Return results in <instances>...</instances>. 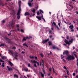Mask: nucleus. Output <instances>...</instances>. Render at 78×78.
<instances>
[{
  "label": "nucleus",
  "mask_w": 78,
  "mask_h": 78,
  "mask_svg": "<svg viewBox=\"0 0 78 78\" xmlns=\"http://www.w3.org/2000/svg\"><path fill=\"white\" fill-rule=\"evenodd\" d=\"M49 33H51V30H50Z\"/></svg>",
  "instance_id": "bf43d9fd"
},
{
  "label": "nucleus",
  "mask_w": 78,
  "mask_h": 78,
  "mask_svg": "<svg viewBox=\"0 0 78 78\" xmlns=\"http://www.w3.org/2000/svg\"><path fill=\"white\" fill-rule=\"evenodd\" d=\"M75 73H73V76H75Z\"/></svg>",
  "instance_id": "4c0bfd02"
},
{
  "label": "nucleus",
  "mask_w": 78,
  "mask_h": 78,
  "mask_svg": "<svg viewBox=\"0 0 78 78\" xmlns=\"http://www.w3.org/2000/svg\"><path fill=\"white\" fill-rule=\"evenodd\" d=\"M30 13L28 12H26L25 13V16H27V15H29Z\"/></svg>",
  "instance_id": "2eb2a0df"
},
{
  "label": "nucleus",
  "mask_w": 78,
  "mask_h": 78,
  "mask_svg": "<svg viewBox=\"0 0 78 78\" xmlns=\"http://www.w3.org/2000/svg\"><path fill=\"white\" fill-rule=\"evenodd\" d=\"M63 61H64V62H66V60H65L64 59H63Z\"/></svg>",
  "instance_id": "4d7b16f0"
},
{
  "label": "nucleus",
  "mask_w": 78,
  "mask_h": 78,
  "mask_svg": "<svg viewBox=\"0 0 78 78\" xmlns=\"http://www.w3.org/2000/svg\"><path fill=\"white\" fill-rule=\"evenodd\" d=\"M23 46H26V47H28V46L27 45V43H25L23 44Z\"/></svg>",
  "instance_id": "f3484780"
},
{
  "label": "nucleus",
  "mask_w": 78,
  "mask_h": 78,
  "mask_svg": "<svg viewBox=\"0 0 78 78\" xmlns=\"http://www.w3.org/2000/svg\"><path fill=\"white\" fill-rule=\"evenodd\" d=\"M7 42H9V43H10V39H9L8 38H7Z\"/></svg>",
  "instance_id": "a211bd4d"
},
{
  "label": "nucleus",
  "mask_w": 78,
  "mask_h": 78,
  "mask_svg": "<svg viewBox=\"0 0 78 78\" xmlns=\"http://www.w3.org/2000/svg\"><path fill=\"white\" fill-rule=\"evenodd\" d=\"M76 77L77 78H78V75L76 76Z\"/></svg>",
  "instance_id": "69168bd1"
},
{
  "label": "nucleus",
  "mask_w": 78,
  "mask_h": 78,
  "mask_svg": "<svg viewBox=\"0 0 78 78\" xmlns=\"http://www.w3.org/2000/svg\"><path fill=\"white\" fill-rule=\"evenodd\" d=\"M7 67L8 70H9V71H11L12 70V68H9V66H7Z\"/></svg>",
  "instance_id": "f8f14e48"
},
{
  "label": "nucleus",
  "mask_w": 78,
  "mask_h": 78,
  "mask_svg": "<svg viewBox=\"0 0 78 78\" xmlns=\"http://www.w3.org/2000/svg\"><path fill=\"white\" fill-rule=\"evenodd\" d=\"M9 64L11 66H13V64H12V63H11L10 61L9 62Z\"/></svg>",
  "instance_id": "412c9836"
},
{
  "label": "nucleus",
  "mask_w": 78,
  "mask_h": 78,
  "mask_svg": "<svg viewBox=\"0 0 78 78\" xmlns=\"http://www.w3.org/2000/svg\"><path fill=\"white\" fill-rule=\"evenodd\" d=\"M14 77H16L17 78H18V76L17 75H16L15 74L14 75Z\"/></svg>",
  "instance_id": "b1692460"
},
{
  "label": "nucleus",
  "mask_w": 78,
  "mask_h": 78,
  "mask_svg": "<svg viewBox=\"0 0 78 78\" xmlns=\"http://www.w3.org/2000/svg\"><path fill=\"white\" fill-rule=\"evenodd\" d=\"M12 49H16V47H14L12 48Z\"/></svg>",
  "instance_id": "79ce46f5"
},
{
  "label": "nucleus",
  "mask_w": 78,
  "mask_h": 78,
  "mask_svg": "<svg viewBox=\"0 0 78 78\" xmlns=\"http://www.w3.org/2000/svg\"><path fill=\"white\" fill-rule=\"evenodd\" d=\"M53 48L54 49H55V48H56V47L55 46H54L53 47Z\"/></svg>",
  "instance_id": "473e14b6"
},
{
  "label": "nucleus",
  "mask_w": 78,
  "mask_h": 78,
  "mask_svg": "<svg viewBox=\"0 0 78 78\" xmlns=\"http://www.w3.org/2000/svg\"><path fill=\"white\" fill-rule=\"evenodd\" d=\"M24 70L26 71V72H27L28 71V69H25Z\"/></svg>",
  "instance_id": "f704fd0d"
},
{
  "label": "nucleus",
  "mask_w": 78,
  "mask_h": 78,
  "mask_svg": "<svg viewBox=\"0 0 78 78\" xmlns=\"http://www.w3.org/2000/svg\"><path fill=\"white\" fill-rule=\"evenodd\" d=\"M53 72H54V73L55 72V71L54 70V69H53Z\"/></svg>",
  "instance_id": "0e129e2a"
},
{
  "label": "nucleus",
  "mask_w": 78,
  "mask_h": 78,
  "mask_svg": "<svg viewBox=\"0 0 78 78\" xmlns=\"http://www.w3.org/2000/svg\"><path fill=\"white\" fill-rule=\"evenodd\" d=\"M6 57L5 56H3L2 57V58L3 59H6Z\"/></svg>",
  "instance_id": "aec40b11"
},
{
  "label": "nucleus",
  "mask_w": 78,
  "mask_h": 78,
  "mask_svg": "<svg viewBox=\"0 0 78 78\" xmlns=\"http://www.w3.org/2000/svg\"><path fill=\"white\" fill-rule=\"evenodd\" d=\"M31 62L32 63H34V67H36V63H37V66H39V62H36L35 60L32 61Z\"/></svg>",
  "instance_id": "7ed1b4c3"
},
{
  "label": "nucleus",
  "mask_w": 78,
  "mask_h": 78,
  "mask_svg": "<svg viewBox=\"0 0 78 78\" xmlns=\"http://www.w3.org/2000/svg\"><path fill=\"white\" fill-rule=\"evenodd\" d=\"M5 62H2V65H4V64H5Z\"/></svg>",
  "instance_id": "de8ad7c7"
},
{
  "label": "nucleus",
  "mask_w": 78,
  "mask_h": 78,
  "mask_svg": "<svg viewBox=\"0 0 78 78\" xmlns=\"http://www.w3.org/2000/svg\"><path fill=\"white\" fill-rule=\"evenodd\" d=\"M9 51L11 53V55H12V56H17V55H16V52L13 53V51H12L11 50H9Z\"/></svg>",
  "instance_id": "39448f33"
},
{
  "label": "nucleus",
  "mask_w": 78,
  "mask_h": 78,
  "mask_svg": "<svg viewBox=\"0 0 78 78\" xmlns=\"http://www.w3.org/2000/svg\"><path fill=\"white\" fill-rule=\"evenodd\" d=\"M30 58H34L35 59H37V57H33V56H30Z\"/></svg>",
  "instance_id": "4468645a"
},
{
  "label": "nucleus",
  "mask_w": 78,
  "mask_h": 78,
  "mask_svg": "<svg viewBox=\"0 0 78 78\" xmlns=\"http://www.w3.org/2000/svg\"><path fill=\"white\" fill-rule=\"evenodd\" d=\"M30 64H28V67H30Z\"/></svg>",
  "instance_id": "a18cd8bd"
},
{
  "label": "nucleus",
  "mask_w": 78,
  "mask_h": 78,
  "mask_svg": "<svg viewBox=\"0 0 78 78\" xmlns=\"http://www.w3.org/2000/svg\"><path fill=\"white\" fill-rule=\"evenodd\" d=\"M66 72L67 75H69V70H67V69H66Z\"/></svg>",
  "instance_id": "4be33fe9"
},
{
  "label": "nucleus",
  "mask_w": 78,
  "mask_h": 78,
  "mask_svg": "<svg viewBox=\"0 0 78 78\" xmlns=\"http://www.w3.org/2000/svg\"><path fill=\"white\" fill-rule=\"evenodd\" d=\"M3 45H4V44L3 43L1 44L0 45V47H1V46H3Z\"/></svg>",
  "instance_id": "72a5a7b5"
},
{
  "label": "nucleus",
  "mask_w": 78,
  "mask_h": 78,
  "mask_svg": "<svg viewBox=\"0 0 78 78\" xmlns=\"http://www.w3.org/2000/svg\"><path fill=\"white\" fill-rule=\"evenodd\" d=\"M52 37V36L51 35L50 36V37L51 38Z\"/></svg>",
  "instance_id": "680f3d73"
},
{
  "label": "nucleus",
  "mask_w": 78,
  "mask_h": 78,
  "mask_svg": "<svg viewBox=\"0 0 78 78\" xmlns=\"http://www.w3.org/2000/svg\"><path fill=\"white\" fill-rule=\"evenodd\" d=\"M24 77H25V78H27L26 76H24Z\"/></svg>",
  "instance_id": "338daca9"
},
{
  "label": "nucleus",
  "mask_w": 78,
  "mask_h": 78,
  "mask_svg": "<svg viewBox=\"0 0 78 78\" xmlns=\"http://www.w3.org/2000/svg\"><path fill=\"white\" fill-rule=\"evenodd\" d=\"M36 8H37V9H38V7L35 8L34 9H32V12H33V13H34V12H35V9H36Z\"/></svg>",
  "instance_id": "9b49d317"
},
{
  "label": "nucleus",
  "mask_w": 78,
  "mask_h": 78,
  "mask_svg": "<svg viewBox=\"0 0 78 78\" xmlns=\"http://www.w3.org/2000/svg\"><path fill=\"white\" fill-rule=\"evenodd\" d=\"M26 38L27 39H30V38H31V36H29V37H27Z\"/></svg>",
  "instance_id": "dca6fc26"
},
{
  "label": "nucleus",
  "mask_w": 78,
  "mask_h": 78,
  "mask_svg": "<svg viewBox=\"0 0 78 78\" xmlns=\"http://www.w3.org/2000/svg\"><path fill=\"white\" fill-rule=\"evenodd\" d=\"M64 58V56L63 55H61V59H63Z\"/></svg>",
  "instance_id": "bb28decb"
},
{
  "label": "nucleus",
  "mask_w": 78,
  "mask_h": 78,
  "mask_svg": "<svg viewBox=\"0 0 78 78\" xmlns=\"http://www.w3.org/2000/svg\"><path fill=\"white\" fill-rule=\"evenodd\" d=\"M69 28L71 29V31L72 32H73L74 31V30H73V28H74V26H73V24H72L70 25L69 27Z\"/></svg>",
  "instance_id": "0eeeda50"
},
{
  "label": "nucleus",
  "mask_w": 78,
  "mask_h": 78,
  "mask_svg": "<svg viewBox=\"0 0 78 78\" xmlns=\"http://www.w3.org/2000/svg\"><path fill=\"white\" fill-rule=\"evenodd\" d=\"M20 11H21V9L20 7L19 8V10H18V13H17V15L18 16H17V18L18 19H19L20 17Z\"/></svg>",
  "instance_id": "f03ea898"
},
{
  "label": "nucleus",
  "mask_w": 78,
  "mask_h": 78,
  "mask_svg": "<svg viewBox=\"0 0 78 78\" xmlns=\"http://www.w3.org/2000/svg\"><path fill=\"white\" fill-rule=\"evenodd\" d=\"M55 27L56 28H57L58 30H59V28H58V26L56 25H55Z\"/></svg>",
  "instance_id": "c756f323"
},
{
  "label": "nucleus",
  "mask_w": 78,
  "mask_h": 78,
  "mask_svg": "<svg viewBox=\"0 0 78 78\" xmlns=\"http://www.w3.org/2000/svg\"><path fill=\"white\" fill-rule=\"evenodd\" d=\"M37 15H39V12L38 11L37 12Z\"/></svg>",
  "instance_id": "58836bf2"
},
{
  "label": "nucleus",
  "mask_w": 78,
  "mask_h": 78,
  "mask_svg": "<svg viewBox=\"0 0 78 78\" xmlns=\"http://www.w3.org/2000/svg\"><path fill=\"white\" fill-rule=\"evenodd\" d=\"M48 44H49V45H51L52 44V43H51V42L50 41H49Z\"/></svg>",
  "instance_id": "6ab92c4d"
},
{
  "label": "nucleus",
  "mask_w": 78,
  "mask_h": 78,
  "mask_svg": "<svg viewBox=\"0 0 78 78\" xmlns=\"http://www.w3.org/2000/svg\"><path fill=\"white\" fill-rule=\"evenodd\" d=\"M64 76L65 77V78H67V76Z\"/></svg>",
  "instance_id": "5fc2aeb1"
},
{
  "label": "nucleus",
  "mask_w": 78,
  "mask_h": 78,
  "mask_svg": "<svg viewBox=\"0 0 78 78\" xmlns=\"http://www.w3.org/2000/svg\"><path fill=\"white\" fill-rule=\"evenodd\" d=\"M1 67H5V66L4 65H2L1 66Z\"/></svg>",
  "instance_id": "e433bc0d"
},
{
  "label": "nucleus",
  "mask_w": 78,
  "mask_h": 78,
  "mask_svg": "<svg viewBox=\"0 0 78 78\" xmlns=\"http://www.w3.org/2000/svg\"><path fill=\"white\" fill-rule=\"evenodd\" d=\"M4 22H5V20H3L2 21V23H4Z\"/></svg>",
  "instance_id": "3c124183"
},
{
  "label": "nucleus",
  "mask_w": 78,
  "mask_h": 78,
  "mask_svg": "<svg viewBox=\"0 0 78 78\" xmlns=\"http://www.w3.org/2000/svg\"><path fill=\"white\" fill-rule=\"evenodd\" d=\"M49 14H51V12H49Z\"/></svg>",
  "instance_id": "6e6d98bb"
},
{
  "label": "nucleus",
  "mask_w": 78,
  "mask_h": 78,
  "mask_svg": "<svg viewBox=\"0 0 78 78\" xmlns=\"http://www.w3.org/2000/svg\"><path fill=\"white\" fill-rule=\"evenodd\" d=\"M41 19H42L43 20H44V22H45V19L44 18V17H43V15H41V16L39 17V20H41Z\"/></svg>",
  "instance_id": "6e6552de"
},
{
  "label": "nucleus",
  "mask_w": 78,
  "mask_h": 78,
  "mask_svg": "<svg viewBox=\"0 0 78 78\" xmlns=\"http://www.w3.org/2000/svg\"><path fill=\"white\" fill-rule=\"evenodd\" d=\"M75 72H76V73H78V70L76 69V70H75Z\"/></svg>",
  "instance_id": "c03bdc74"
},
{
  "label": "nucleus",
  "mask_w": 78,
  "mask_h": 78,
  "mask_svg": "<svg viewBox=\"0 0 78 78\" xmlns=\"http://www.w3.org/2000/svg\"><path fill=\"white\" fill-rule=\"evenodd\" d=\"M63 53V55H67L69 53V51H65Z\"/></svg>",
  "instance_id": "9d476101"
},
{
  "label": "nucleus",
  "mask_w": 78,
  "mask_h": 78,
  "mask_svg": "<svg viewBox=\"0 0 78 78\" xmlns=\"http://www.w3.org/2000/svg\"><path fill=\"white\" fill-rule=\"evenodd\" d=\"M4 61L3 60H2V59L0 58V62H4Z\"/></svg>",
  "instance_id": "7c9ffc66"
},
{
  "label": "nucleus",
  "mask_w": 78,
  "mask_h": 78,
  "mask_svg": "<svg viewBox=\"0 0 78 78\" xmlns=\"http://www.w3.org/2000/svg\"><path fill=\"white\" fill-rule=\"evenodd\" d=\"M49 40V39H48L46 40H43V41H42V43L43 44H45L46 42H48Z\"/></svg>",
  "instance_id": "1a4fd4ad"
},
{
  "label": "nucleus",
  "mask_w": 78,
  "mask_h": 78,
  "mask_svg": "<svg viewBox=\"0 0 78 78\" xmlns=\"http://www.w3.org/2000/svg\"><path fill=\"white\" fill-rule=\"evenodd\" d=\"M76 13L78 14V12H76Z\"/></svg>",
  "instance_id": "774afa93"
},
{
  "label": "nucleus",
  "mask_w": 78,
  "mask_h": 78,
  "mask_svg": "<svg viewBox=\"0 0 78 78\" xmlns=\"http://www.w3.org/2000/svg\"><path fill=\"white\" fill-rule=\"evenodd\" d=\"M22 53H23L24 54V51H22V52H21Z\"/></svg>",
  "instance_id": "864d4df0"
},
{
  "label": "nucleus",
  "mask_w": 78,
  "mask_h": 78,
  "mask_svg": "<svg viewBox=\"0 0 78 78\" xmlns=\"http://www.w3.org/2000/svg\"><path fill=\"white\" fill-rule=\"evenodd\" d=\"M63 68H64V69H66V66H64V67H63Z\"/></svg>",
  "instance_id": "49530a36"
},
{
  "label": "nucleus",
  "mask_w": 78,
  "mask_h": 78,
  "mask_svg": "<svg viewBox=\"0 0 78 78\" xmlns=\"http://www.w3.org/2000/svg\"><path fill=\"white\" fill-rule=\"evenodd\" d=\"M58 25L59 26V27H60V26H61V24L60 23H58Z\"/></svg>",
  "instance_id": "37998d69"
},
{
  "label": "nucleus",
  "mask_w": 78,
  "mask_h": 78,
  "mask_svg": "<svg viewBox=\"0 0 78 78\" xmlns=\"http://www.w3.org/2000/svg\"><path fill=\"white\" fill-rule=\"evenodd\" d=\"M14 22H13V21H12V24H14Z\"/></svg>",
  "instance_id": "2f4dec72"
},
{
  "label": "nucleus",
  "mask_w": 78,
  "mask_h": 78,
  "mask_svg": "<svg viewBox=\"0 0 78 78\" xmlns=\"http://www.w3.org/2000/svg\"><path fill=\"white\" fill-rule=\"evenodd\" d=\"M32 1H33V0H31V1H30V0H29V2L28 3V4L29 6H30V7H31V6H33V2H32Z\"/></svg>",
  "instance_id": "423d86ee"
},
{
  "label": "nucleus",
  "mask_w": 78,
  "mask_h": 78,
  "mask_svg": "<svg viewBox=\"0 0 78 78\" xmlns=\"http://www.w3.org/2000/svg\"><path fill=\"white\" fill-rule=\"evenodd\" d=\"M47 28L48 29L47 30H48H48H49V29L48 28V27Z\"/></svg>",
  "instance_id": "052dcab7"
},
{
  "label": "nucleus",
  "mask_w": 78,
  "mask_h": 78,
  "mask_svg": "<svg viewBox=\"0 0 78 78\" xmlns=\"http://www.w3.org/2000/svg\"><path fill=\"white\" fill-rule=\"evenodd\" d=\"M36 17H37V19H39V17L37 16H36Z\"/></svg>",
  "instance_id": "ea45409f"
},
{
  "label": "nucleus",
  "mask_w": 78,
  "mask_h": 78,
  "mask_svg": "<svg viewBox=\"0 0 78 78\" xmlns=\"http://www.w3.org/2000/svg\"><path fill=\"white\" fill-rule=\"evenodd\" d=\"M49 71H51V68H50Z\"/></svg>",
  "instance_id": "8fccbe9b"
},
{
  "label": "nucleus",
  "mask_w": 78,
  "mask_h": 78,
  "mask_svg": "<svg viewBox=\"0 0 78 78\" xmlns=\"http://www.w3.org/2000/svg\"><path fill=\"white\" fill-rule=\"evenodd\" d=\"M74 55L75 56V57L77 58V55H76V52L75 51H74L73 53Z\"/></svg>",
  "instance_id": "ddd939ff"
},
{
  "label": "nucleus",
  "mask_w": 78,
  "mask_h": 78,
  "mask_svg": "<svg viewBox=\"0 0 78 78\" xmlns=\"http://www.w3.org/2000/svg\"><path fill=\"white\" fill-rule=\"evenodd\" d=\"M40 56H41V57H42V58H43L44 56V55H43V54H42V53H41L40 54Z\"/></svg>",
  "instance_id": "393cba45"
},
{
  "label": "nucleus",
  "mask_w": 78,
  "mask_h": 78,
  "mask_svg": "<svg viewBox=\"0 0 78 78\" xmlns=\"http://www.w3.org/2000/svg\"><path fill=\"white\" fill-rule=\"evenodd\" d=\"M23 41H26V39L24 37L23 38Z\"/></svg>",
  "instance_id": "c9c22d12"
},
{
  "label": "nucleus",
  "mask_w": 78,
  "mask_h": 78,
  "mask_svg": "<svg viewBox=\"0 0 78 78\" xmlns=\"http://www.w3.org/2000/svg\"><path fill=\"white\" fill-rule=\"evenodd\" d=\"M51 29L52 30H54V29H53V28H51Z\"/></svg>",
  "instance_id": "13d9d810"
},
{
  "label": "nucleus",
  "mask_w": 78,
  "mask_h": 78,
  "mask_svg": "<svg viewBox=\"0 0 78 78\" xmlns=\"http://www.w3.org/2000/svg\"><path fill=\"white\" fill-rule=\"evenodd\" d=\"M20 31L21 32H22V33H23L24 32V31H23V29H21Z\"/></svg>",
  "instance_id": "c85d7f7f"
},
{
  "label": "nucleus",
  "mask_w": 78,
  "mask_h": 78,
  "mask_svg": "<svg viewBox=\"0 0 78 78\" xmlns=\"http://www.w3.org/2000/svg\"><path fill=\"white\" fill-rule=\"evenodd\" d=\"M66 38H67V39H69V36H67L66 37Z\"/></svg>",
  "instance_id": "09e8293b"
},
{
  "label": "nucleus",
  "mask_w": 78,
  "mask_h": 78,
  "mask_svg": "<svg viewBox=\"0 0 78 78\" xmlns=\"http://www.w3.org/2000/svg\"><path fill=\"white\" fill-rule=\"evenodd\" d=\"M68 60H71V59H75L74 57L71 55H69L68 57L66 58Z\"/></svg>",
  "instance_id": "20e7f679"
},
{
  "label": "nucleus",
  "mask_w": 78,
  "mask_h": 78,
  "mask_svg": "<svg viewBox=\"0 0 78 78\" xmlns=\"http://www.w3.org/2000/svg\"><path fill=\"white\" fill-rule=\"evenodd\" d=\"M40 11L41 12H42V13H44V11H42V10L41 9H40Z\"/></svg>",
  "instance_id": "cd10ccee"
},
{
  "label": "nucleus",
  "mask_w": 78,
  "mask_h": 78,
  "mask_svg": "<svg viewBox=\"0 0 78 78\" xmlns=\"http://www.w3.org/2000/svg\"><path fill=\"white\" fill-rule=\"evenodd\" d=\"M73 39H71V40H69V42H68L67 40L66 39H65V42L66 44H68V45H70V43H72V42L73 41Z\"/></svg>",
  "instance_id": "f257e3e1"
},
{
  "label": "nucleus",
  "mask_w": 78,
  "mask_h": 78,
  "mask_svg": "<svg viewBox=\"0 0 78 78\" xmlns=\"http://www.w3.org/2000/svg\"><path fill=\"white\" fill-rule=\"evenodd\" d=\"M21 2V1H19L18 2L20 4L19 8H20V4Z\"/></svg>",
  "instance_id": "a878e982"
},
{
  "label": "nucleus",
  "mask_w": 78,
  "mask_h": 78,
  "mask_svg": "<svg viewBox=\"0 0 78 78\" xmlns=\"http://www.w3.org/2000/svg\"><path fill=\"white\" fill-rule=\"evenodd\" d=\"M64 22L65 23H67V22H66V21H64Z\"/></svg>",
  "instance_id": "603ef678"
},
{
  "label": "nucleus",
  "mask_w": 78,
  "mask_h": 78,
  "mask_svg": "<svg viewBox=\"0 0 78 78\" xmlns=\"http://www.w3.org/2000/svg\"><path fill=\"white\" fill-rule=\"evenodd\" d=\"M53 23L55 25H56V23H55V22H53Z\"/></svg>",
  "instance_id": "a19ab883"
},
{
  "label": "nucleus",
  "mask_w": 78,
  "mask_h": 78,
  "mask_svg": "<svg viewBox=\"0 0 78 78\" xmlns=\"http://www.w3.org/2000/svg\"><path fill=\"white\" fill-rule=\"evenodd\" d=\"M73 50H74L75 49V47H73Z\"/></svg>",
  "instance_id": "e2e57ef3"
},
{
  "label": "nucleus",
  "mask_w": 78,
  "mask_h": 78,
  "mask_svg": "<svg viewBox=\"0 0 78 78\" xmlns=\"http://www.w3.org/2000/svg\"><path fill=\"white\" fill-rule=\"evenodd\" d=\"M41 76L43 78H44V73H42V72H41Z\"/></svg>",
  "instance_id": "5701e85b"
}]
</instances>
